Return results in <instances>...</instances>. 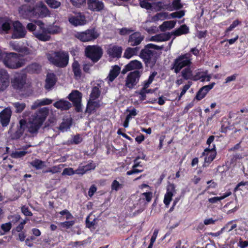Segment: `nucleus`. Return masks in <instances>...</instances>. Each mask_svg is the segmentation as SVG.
Listing matches in <instances>:
<instances>
[{
	"instance_id": "f257e3e1",
	"label": "nucleus",
	"mask_w": 248,
	"mask_h": 248,
	"mask_svg": "<svg viewBox=\"0 0 248 248\" xmlns=\"http://www.w3.org/2000/svg\"><path fill=\"white\" fill-rule=\"evenodd\" d=\"M26 28L36 39L42 42L49 41L51 34H58L62 31L60 27L54 24L45 27V23L40 20H35L33 22L28 23Z\"/></svg>"
},
{
	"instance_id": "f03ea898",
	"label": "nucleus",
	"mask_w": 248,
	"mask_h": 248,
	"mask_svg": "<svg viewBox=\"0 0 248 248\" xmlns=\"http://www.w3.org/2000/svg\"><path fill=\"white\" fill-rule=\"evenodd\" d=\"M192 55L190 53L182 54L174 60L170 69L177 74L184 67L182 71V76L184 79H191L193 78L192 71L190 68L192 64Z\"/></svg>"
},
{
	"instance_id": "7ed1b4c3",
	"label": "nucleus",
	"mask_w": 248,
	"mask_h": 248,
	"mask_svg": "<svg viewBox=\"0 0 248 248\" xmlns=\"http://www.w3.org/2000/svg\"><path fill=\"white\" fill-rule=\"evenodd\" d=\"M48 113L49 109L46 107L39 109L32 116L31 121L27 124L28 131L31 134L37 133L46 119Z\"/></svg>"
},
{
	"instance_id": "20e7f679",
	"label": "nucleus",
	"mask_w": 248,
	"mask_h": 248,
	"mask_svg": "<svg viewBox=\"0 0 248 248\" xmlns=\"http://www.w3.org/2000/svg\"><path fill=\"white\" fill-rule=\"evenodd\" d=\"M47 58L50 63L59 68H64L68 64V53L63 50L52 52L47 54Z\"/></svg>"
},
{
	"instance_id": "39448f33",
	"label": "nucleus",
	"mask_w": 248,
	"mask_h": 248,
	"mask_svg": "<svg viewBox=\"0 0 248 248\" xmlns=\"http://www.w3.org/2000/svg\"><path fill=\"white\" fill-rule=\"evenodd\" d=\"M3 62L5 66L10 69H18L24 66L26 60L24 56L15 52L5 53Z\"/></svg>"
},
{
	"instance_id": "423d86ee",
	"label": "nucleus",
	"mask_w": 248,
	"mask_h": 248,
	"mask_svg": "<svg viewBox=\"0 0 248 248\" xmlns=\"http://www.w3.org/2000/svg\"><path fill=\"white\" fill-rule=\"evenodd\" d=\"M103 53L102 48L98 46H88L85 50V54L87 58L92 61L93 63L99 61Z\"/></svg>"
},
{
	"instance_id": "0eeeda50",
	"label": "nucleus",
	"mask_w": 248,
	"mask_h": 248,
	"mask_svg": "<svg viewBox=\"0 0 248 248\" xmlns=\"http://www.w3.org/2000/svg\"><path fill=\"white\" fill-rule=\"evenodd\" d=\"M99 35V33L95 31V29H88L82 32H77L75 34L76 38L83 42L93 41Z\"/></svg>"
},
{
	"instance_id": "6e6552de",
	"label": "nucleus",
	"mask_w": 248,
	"mask_h": 248,
	"mask_svg": "<svg viewBox=\"0 0 248 248\" xmlns=\"http://www.w3.org/2000/svg\"><path fill=\"white\" fill-rule=\"evenodd\" d=\"M142 73V71L139 70H135L129 73L125 80V88L129 90L134 88L139 83Z\"/></svg>"
},
{
	"instance_id": "1a4fd4ad",
	"label": "nucleus",
	"mask_w": 248,
	"mask_h": 248,
	"mask_svg": "<svg viewBox=\"0 0 248 248\" xmlns=\"http://www.w3.org/2000/svg\"><path fill=\"white\" fill-rule=\"evenodd\" d=\"M27 75L24 73H16L11 79V83L14 89L21 91L26 83Z\"/></svg>"
},
{
	"instance_id": "9d476101",
	"label": "nucleus",
	"mask_w": 248,
	"mask_h": 248,
	"mask_svg": "<svg viewBox=\"0 0 248 248\" xmlns=\"http://www.w3.org/2000/svg\"><path fill=\"white\" fill-rule=\"evenodd\" d=\"M33 18L46 17L49 16L50 13L46 6L42 1L37 3L33 6Z\"/></svg>"
},
{
	"instance_id": "9b49d317",
	"label": "nucleus",
	"mask_w": 248,
	"mask_h": 248,
	"mask_svg": "<svg viewBox=\"0 0 248 248\" xmlns=\"http://www.w3.org/2000/svg\"><path fill=\"white\" fill-rule=\"evenodd\" d=\"M162 48V46L153 44H148L145 46L144 49L141 50L140 56L145 62H149L151 61V58L153 55V51L150 50V49L160 50Z\"/></svg>"
},
{
	"instance_id": "f8f14e48",
	"label": "nucleus",
	"mask_w": 248,
	"mask_h": 248,
	"mask_svg": "<svg viewBox=\"0 0 248 248\" xmlns=\"http://www.w3.org/2000/svg\"><path fill=\"white\" fill-rule=\"evenodd\" d=\"M13 28L12 33V38L21 39L24 38L27 33L26 28L18 20L15 21L13 23Z\"/></svg>"
},
{
	"instance_id": "ddd939ff",
	"label": "nucleus",
	"mask_w": 248,
	"mask_h": 248,
	"mask_svg": "<svg viewBox=\"0 0 248 248\" xmlns=\"http://www.w3.org/2000/svg\"><path fill=\"white\" fill-rule=\"evenodd\" d=\"M68 19L69 22L75 27L83 26L87 22L85 16L81 13H78L74 16H69Z\"/></svg>"
},
{
	"instance_id": "4468645a",
	"label": "nucleus",
	"mask_w": 248,
	"mask_h": 248,
	"mask_svg": "<svg viewBox=\"0 0 248 248\" xmlns=\"http://www.w3.org/2000/svg\"><path fill=\"white\" fill-rule=\"evenodd\" d=\"M202 156H205L204 161L206 163H211L215 158L217 155L216 147L215 144L213 147H207L205 148L202 154Z\"/></svg>"
},
{
	"instance_id": "2eb2a0df",
	"label": "nucleus",
	"mask_w": 248,
	"mask_h": 248,
	"mask_svg": "<svg viewBox=\"0 0 248 248\" xmlns=\"http://www.w3.org/2000/svg\"><path fill=\"white\" fill-rule=\"evenodd\" d=\"M144 36L139 31H136L128 37V43L131 46H137L143 40Z\"/></svg>"
},
{
	"instance_id": "dca6fc26",
	"label": "nucleus",
	"mask_w": 248,
	"mask_h": 248,
	"mask_svg": "<svg viewBox=\"0 0 248 248\" xmlns=\"http://www.w3.org/2000/svg\"><path fill=\"white\" fill-rule=\"evenodd\" d=\"M143 68L141 62L138 60H133L125 65L122 71L123 74L131 70H139Z\"/></svg>"
},
{
	"instance_id": "f3484780",
	"label": "nucleus",
	"mask_w": 248,
	"mask_h": 248,
	"mask_svg": "<svg viewBox=\"0 0 248 248\" xmlns=\"http://www.w3.org/2000/svg\"><path fill=\"white\" fill-rule=\"evenodd\" d=\"M88 7L93 12H100L105 7L104 4L100 0H87Z\"/></svg>"
},
{
	"instance_id": "a211bd4d",
	"label": "nucleus",
	"mask_w": 248,
	"mask_h": 248,
	"mask_svg": "<svg viewBox=\"0 0 248 248\" xmlns=\"http://www.w3.org/2000/svg\"><path fill=\"white\" fill-rule=\"evenodd\" d=\"M19 13L25 19H31L33 18V6L25 4L22 5L19 8Z\"/></svg>"
},
{
	"instance_id": "6ab92c4d",
	"label": "nucleus",
	"mask_w": 248,
	"mask_h": 248,
	"mask_svg": "<svg viewBox=\"0 0 248 248\" xmlns=\"http://www.w3.org/2000/svg\"><path fill=\"white\" fill-rule=\"evenodd\" d=\"M9 84V75L6 70L0 69V92L3 91Z\"/></svg>"
},
{
	"instance_id": "aec40b11",
	"label": "nucleus",
	"mask_w": 248,
	"mask_h": 248,
	"mask_svg": "<svg viewBox=\"0 0 248 248\" xmlns=\"http://www.w3.org/2000/svg\"><path fill=\"white\" fill-rule=\"evenodd\" d=\"M169 14L167 12H163L157 13L155 15V17L157 19L163 20L166 18H180L185 15V12L183 10L175 12L170 14V16H168Z\"/></svg>"
},
{
	"instance_id": "412c9836",
	"label": "nucleus",
	"mask_w": 248,
	"mask_h": 248,
	"mask_svg": "<svg viewBox=\"0 0 248 248\" xmlns=\"http://www.w3.org/2000/svg\"><path fill=\"white\" fill-rule=\"evenodd\" d=\"M215 85V83L212 82L208 85H205L201 88L196 93V99L200 101L203 99L209 91L213 88Z\"/></svg>"
},
{
	"instance_id": "4be33fe9",
	"label": "nucleus",
	"mask_w": 248,
	"mask_h": 248,
	"mask_svg": "<svg viewBox=\"0 0 248 248\" xmlns=\"http://www.w3.org/2000/svg\"><path fill=\"white\" fill-rule=\"evenodd\" d=\"M123 51L122 46L114 45L110 46L107 50L108 55L113 58H120Z\"/></svg>"
},
{
	"instance_id": "5701e85b",
	"label": "nucleus",
	"mask_w": 248,
	"mask_h": 248,
	"mask_svg": "<svg viewBox=\"0 0 248 248\" xmlns=\"http://www.w3.org/2000/svg\"><path fill=\"white\" fill-rule=\"evenodd\" d=\"M175 186L173 184H171L167 188L166 193L165 194L164 198V203L166 207H168L172 200L173 195V192L175 191Z\"/></svg>"
},
{
	"instance_id": "b1692460",
	"label": "nucleus",
	"mask_w": 248,
	"mask_h": 248,
	"mask_svg": "<svg viewBox=\"0 0 248 248\" xmlns=\"http://www.w3.org/2000/svg\"><path fill=\"white\" fill-rule=\"evenodd\" d=\"M10 29V20L7 18L0 17V34H7Z\"/></svg>"
},
{
	"instance_id": "393cba45",
	"label": "nucleus",
	"mask_w": 248,
	"mask_h": 248,
	"mask_svg": "<svg viewBox=\"0 0 248 248\" xmlns=\"http://www.w3.org/2000/svg\"><path fill=\"white\" fill-rule=\"evenodd\" d=\"M101 105L99 100L95 101V100L90 99L87 104L86 112L91 114L94 112Z\"/></svg>"
},
{
	"instance_id": "a878e982",
	"label": "nucleus",
	"mask_w": 248,
	"mask_h": 248,
	"mask_svg": "<svg viewBox=\"0 0 248 248\" xmlns=\"http://www.w3.org/2000/svg\"><path fill=\"white\" fill-rule=\"evenodd\" d=\"M11 116V112L8 110L4 109L0 113V122L3 127L9 124Z\"/></svg>"
},
{
	"instance_id": "bb28decb",
	"label": "nucleus",
	"mask_w": 248,
	"mask_h": 248,
	"mask_svg": "<svg viewBox=\"0 0 248 248\" xmlns=\"http://www.w3.org/2000/svg\"><path fill=\"white\" fill-rule=\"evenodd\" d=\"M19 124V127L13 135L14 139H19L24 134L25 129L27 128V123L24 119L20 120Z\"/></svg>"
},
{
	"instance_id": "cd10ccee",
	"label": "nucleus",
	"mask_w": 248,
	"mask_h": 248,
	"mask_svg": "<svg viewBox=\"0 0 248 248\" xmlns=\"http://www.w3.org/2000/svg\"><path fill=\"white\" fill-rule=\"evenodd\" d=\"M57 80L56 75L54 73H49L46 79L45 87L46 89H51L56 84Z\"/></svg>"
},
{
	"instance_id": "c85d7f7f",
	"label": "nucleus",
	"mask_w": 248,
	"mask_h": 248,
	"mask_svg": "<svg viewBox=\"0 0 248 248\" xmlns=\"http://www.w3.org/2000/svg\"><path fill=\"white\" fill-rule=\"evenodd\" d=\"M121 70V68L117 65H115L112 67V68L110 70L108 75L107 77L108 81L112 82L119 75Z\"/></svg>"
},
{
	"instance_id": "c756f323",
	"label": "nucleus",
	"mask_w": 248,
	"mask_h": 248,
	"mask_svg": "<svg viewBox=\"0 0 248 248\" xmlns=\"http://www.w3.org/2000/svg\"><path fill=\"white\" fill-rule=\"evenodd\" d=\"M53 105L57 108L63 110L69 109L72 106L69 102L62 99L56 102Z\"/></svg>"
},
{
	"instance_id": "7c9ffc66",
	"label": "nucleus",
	"mask_w": 248,
	"mask_h": 248,
	"mask_svg": "<svg viewBox=\"0 0 248 248\" xmlns=\"http://www.w3.org/2000/svg\"><path fill=\"white\" fill-rule=\"evenodd\" d=\"M201 79V81H204L206 80L207 81H209L211 79V77L207 75V71L205 72H198L196 74L193 76L192 80L193 81H197Z\"/></svg>"
},
{
	"instance_id": "2f4dec72",
	"label": "nucleus",
	"mask_w": 248,
	"mask_h": 248,
	"mask_svg": "<svg viewBox=\"0 0 248 248\" xmlns=\"http://www.w3.org/2000/svg\"><path fill=\"white\" fill-rule=\"evenodd\" d=\"M72 71L75 78H79L81 77L82 71L80 65L78 61L75 60L72 64Z\"/></svg>"
},
{
	"instance_id": "473e14b6",
	"label": "nucleus",
	"mask_w": 248,
	"mask_h": 248,
	"mask_svg": "<svg viewBox=\"0 0 248 248\" xmlns=\"http://www.w3.org/2000/svg\"><path fill=\"white\" fill-rule=\"evenodd\" d=\"M68 98L73 104L81 101L82 93L78 90H73L69 94Z\"/></svg>"
},
{
	"instance_id": "72a5a7b5",
	"label": "nucleus",
	"mask_w": 248,
	"mask_h": 248,
	"mask_svg": "<svg viewBox=\"0 0 248 248\" xmlns=\"http://www.w3.org/2000/svg\"><path fill=\"white\" fill-rule=\"evenodd\" d=\"M189 32L188 27L186 24L181 25L179 28L172 31V34L175 36H179L183 34H186Z\"/></svg>"
},
{
	"instance_id": "f704fd0d",
	"label": "nucleus",
	"mask_w": 248,
	"mask_h": 248,
	"mask_svg": "<svg viewBox=\"0 0 248 248\" xmlns=\"http://www.w3.org/2000/svg\"><path fill=\"white\" fill-rule=\"evenodd\" d=\"M176 24L175 21H164L161 25L159 26V29L161 31H165L167 30H170L173 28Z\"/></svg>"
},
{
	"instance_id": "c9c22d12",
	"label": "nucleus",
	"mask_w": 248,
	"mask_h": 248,
	"mask_svg": "<svg viewBox=\"0 0 248 248\" xmlns=\"http://www.w3.org/2000/svg\"><path fill=\"white\" fill-rule=\"evenodd\" d=\"M31 145H26L23 147L24 151H16L12 154V156L15 158H18L25 156L27 153H30L31 152H27L25 150L30 147Z\"/></svg>"
},
{
	"instance_id": "e433bc0d",
	"label": "nucleus",
	"mask_w": 248,
	"mask_h": 248,
	"mask_svg": "<svg viewBox=\"0 0 248 248\" xmlns=\"http://www.w3.org/2000/svg\"><path fill=\"white\" fill-rule=\"evenodd\" d=\"M232 194L231 192H225L223 196L220 197H214L208 199V201L210 203H215L219 201H220L224 199L225 198L229 197Z\"/></svg>"
},
{
	"instance_id": "4c0bfd02",
	"label": "nucleus",
	"mask_w": 248,
	"mask_h": 248,
	"mask_svg": "<svg viewBox=\"0 0 248 248\" xmlns=\"http://www.w3.org/2000/svg\"><path fill=\"white\" fill-rule=\"evenodd\" d=\"M241 24V22L239 21L238 19H236L233 21L232 24L230 25V26L227 28L224 31V36H228L229 34L230 31L233 30L235 28H236L239 25Z\"/></svg>"
},
{
	"instance_id": "58836bf2",
	"label": "nucleus",
	"mask_w": 248,
	"mask_h": 248,
	"mask_svg": "<svg viewBox=\"0 0 248 248\" xmlns=\"http://www.w3.org/2000/svg\"><path fill=\"white\" fill-rule=\"evenodd\" d=\"M13 48L14 50L20 53H23L26 54H28L29 52V48L26 46H19L18 44H13L12 45Z\"/></svg>"
},
{
	"instance_id": "ea45409f",
	"label": "nucleus",
	"mask_w": 248,
	"mask_h": 248,
	"mask_svg": "<svg viewBox=\"0 0 248 248\" xmlns=\"http://www.w3.org/2000/svg\"><path fill=\"white\" fill-rule=\"evenodd\" d=\"M100 94L101 91L98 87L96 86L93 87L90 94V99L96 100L99 98Z\"/></svg>"
},
{
	"instance_id": "a19ab883",
	"label": "nucleus",
	"mask_w": 248,
	"mask_h": 248,
	"mask_svg": "<svg viewBox=\"0 0 248 248\" xmlns=\"http://www.w3.org/2000/svg\"><path fill=\"white\" fill-rule=\"evenodd\" d=\"M75 223V220L65 221L58 223L59 227L65 229H69L72 227Z\"/></svg>"
},
{
	"instance_id": "79ce46f5",
	"label": "nucleus",
	"mask_w": 248,
	"mask_h": 248,
	"mask_svg": "<svg viewBox=\"0 0 248 248\" xmlns=\"http://www.w3.org/2000/svg\"><path fill=\"white\" fill-rule=\"evenodd\" d=\"M21 218L20 216L18 214H14L13 215H10L8 217V219L10 220L9 222H11V224H16L17 223Z\"/></svg>"
},
{
	"instance_id": "37998d69",
	"label": "nucleus",
	"mask_w": 248,
	"mask_h": 248,
	"mask_svg": "<svg viewBox=\"0 0 248 248\" xmlns=\"http://www.w3.org/2000/svg\"><path fill=\"white\" fill-rule=\"evenodd\" d=\"M31 165L37 170L41 169L44 166V163L41 160L35 159L31 162Z\"/></svg>"
},
{
	"instance_id": "c03bdc74",
	"label": "nucleus",
	"mask_w": 248,
	"mask_h": 248,
	"mask_svg": "<svg viewBox=\"0 0 248 248\" xmlns=\"http://www.w3.org/2000/svg\"><path fill=\"white\" fill-rule=\"evenodd\" d=\"M14 107L16 108V112L20 113L25 108L26 104L24 103L15 102L13 103Z\"/></svg>"
},
{
	"instance_id": "a18cd8bd",
	"label": "nucleus",
	"mask_w": 248,
	"mask_h": 248,
	"mask_svg": "<svg viewBox=\"0 0 248 248\" xmlns=\"http://www.w3.org/2000/svg\"><path fill=\"white\" fill-rule=\"evenodd\" d=\"M46 3L51 8L56 9L61 6V2L56 0H46Z\"/></svg>"
},
{
	"instance_id": "49530a36",
	"label": "nucleus",
	"mask_w": 248,
	"mask_h": 248,
	"mask_svg": "<svg viewBox=\"0 0 248 248\" xmlns=\"http://www.w3.org/2000/svg\"><path fill=\"white\" fill-rule=\"evenodd\" d=\"M87 0H70L73 6L77 7H81L82 6L85 5Z\"/></svg>"
},
{
	"instance_id": "de8ad7c7",
	"label": "nucleus",
	"mask_w": 248,
	"mask_h": 248,
	"mask_svg": "<svg viewBox=\"0 0 248 248\" xmlns=\"http://www.w3.org/2000/svg\"><path fill=\"white\" fill-rule=\"evenodd\" d=\"M71 123L68 122H62L59 127L60 131L64 132L67 131L70 128Z\"/></svg>"
},
{
	"instance_id": "09e8293b",
	"label": "nucleus",
	"mask_w": 248,
	"mask_h": 248,
	"mask_svg": "<svg viewBox=\"0 0 248 248\" xmlns=\"http://www.w3.org/2000/svg\"><path fill=\"white\" fill-rule=\"evenodd\" d=\"M123 187V185L120 184V183L116 180H114L111 185V189L112 190H115L117 191L119 189Z\"/></svg>"
},
{
	"instance_id": "8fccbe9b",
	"label": "nucleus",
	"mask_w": 248,
	"mask_h": 248,
	"mask_svg": "<svg viewBox=\"0 0 248 248\" xmlns=\"http://www.w3.org/2000/svg\"><path fill=\"white\" fill-rule=\"evenodd\" d=\"M39 70V65L36 63H32L27 67V70L30 73H36Z\"/></svg>"
},
{
	"instance_id": "3c124183",
	"label": "nucleus",
	"mask_w": 248,
	"mask_h": 248,
	"mask_svg": "<svg viewBox=\"0 0 248 248\" xmlns=\"http://www.w3.org/2000/svg\"><path fill=\"white\" fill-rule=\"evenodd\" d=\"M21 211L25 216L31 217L32 216V212L30 211L29 208L26 205H22L21 207Z\"/></svg>"
},
{
	"instance_id": "603ef678",
	"label": "nucleus",
	"mask_w": 248,
	"mask_h": 248,
	"mask_svg": "<svg viewBox=\"0 0 248 248\" xmlns=\"http://www.w3.org/2000/svg\"><path fill=\"white\" fill-rule=\"evenodd\" d=\"M131 49V47H127L124 51V57L126 59H130L134 55L132 50Z\"/></svg>"
},
{
	"instance_id": "864d4df0",
	"label": "nucleus",
	"mask_w": 248,
	"mask_h": 248,
	"mask_svg": "<svg viewBox=\"0 0 248 248\" xmlns=\"http://www.w3.org/2000/svg\"><path fill=\"white\" fill-rule=\"evenodd\" d=\"M83 166L86 172L91 170H94L96 167L95 164L93 163V160H91V162L90 163H89L86 165Z\"/></svg>"
},
{
	"instance_id": "5fc2aeb1",
	"label": "nucleus",
	"mask_w": 248,
	"mask_h": 248,
	"mask_svg": "<svg viewBox=\"0 0 248 248\" xmlns=\"http://www.w3.org/2000/svg\"><path fill=\"white\" fill-rule=\"evenodd\" d=\"M74 174H75V170H74L72 168H65L62 172V175H67L71 176L74 175Z\"/></svg>"
},
{
	"instance_id": "6e6d98bb",
	"label": "nucleus",
	"mask_w": 248,
	"mask_h": 248,
	"mask_svg": "<svg viewBox=\"0 0 248 248\" xmlns=\"http://www.w3.org/2000/svg\"><path fill=\"white\" fill-rule=\"evenodd\" d=\"M147 0H140V4L142 8L149 10L151 9L152 5Z\"/></svg>"
},
{
	"instance_id": "4d7b16f0",
	"label": "nucleus",
	"mask_w": 248,
	"mask_h": 248,
	"mask_svg": "<svg viewBox=\"0 0 248 248\" xmlns=\"http://www.w3.org/2000/svg\"><path fill=\"white\" fill-rule=\"evenodd\" d=\"M82 141V138L79 134L75 135L73 138L71 143L75 144H78Z\"/></svg>"
},
{
	"instance_id": "13d9d810",
	"label": "nucleus",
	"mask_w": 248,
	"mask_h": 248,
	"mask_svg": "<svg viewBox=\"0 0 248 248\" xmlns=\"http://www.w3.org/2000/svg\"><path fill=\"white\" fill-rule=\"evenodd\" d=\"M52 102V100L48 98H45L40 101L39 103H38L36 105V107H39L44 105H48L51 104Z\"/></svg>"
},
{
	"instance_id": "bf43d9fd",
	"label": "nucleus",
	"mask_w": 248,
	"mask_h": 248,
	"mask_svg": "<svg viewBox=\"0 0 248 248\" xmlns=\"http://www.w3.org/2000/svg\"><path fill=\"white\" fill-rule=\"evenodd\" d=\"M133 31L134 30L131 29L123 28L120 30L119 34L121 35H125L127 34H129Z\"/></svg>"
},
{
	"instance_id": "052dcab7",
	"label": "nucleus",
	"mask_w": 248,
	"mask_h": 248,
	"mask_svg": "<svg viewBox=\"0 0 248 248\" xmlns=\"http://www.w3.org/2000/svg\"><path fill=\"white\" fill-rule=\"evenodd\" d=\"M141 195L145 197V200L147 202H150L153 198V193L150 191L143 193Z\"/></svg>"
},
{
	"instance_id": "680f3d73",
	"label": "nucleus",
	"mask_w": 248,
	"mask_h": 248,
	"mask_svg": "<svg viewBox=\"0 0 248 248\" xmlns=\"http://www.w3.org/2000/svg\"><path fill=\"white\" fill-rule=\"evenodd\" d=\"M143 171V169L140 170L135 168L132 167V169L126 172L127 175H131L136 173L142 172Z\"/></svg>"
},
{
	"instance_id": "e2e57ef3",
	"label": "nucleus",
	"mask_w": 248,
	"mask_h": 248,
	"mask_svg": "<svg viewBox=\"0 0 248 248\" xmlns=\"http://www.w3.org/2000/svg\"><path fill=\"white\" fill-rule=\"evenodd\" d=\"M12 224L11 222H7L4 224H2L1 225V229L5 232H9L12 228Z\"/></svg>"
},
{
	"instance_id": "0e129e2a",
	"label": "nucleus",
	"mask_w": 248,
	"mask_h": 248,
	"mask_svg": "<svg viewBox=\"0 0 248 248\" xmlns=\"http://www.w3.org/2000/svg\"><path fill=\"white\" fill-rule=\"evenodd\" d=\"M93 63L92 62H88L87 63H84L83 65V69L84 72H85L86 73H90V69L93 66Z\"/></svg>"
},
{
	"instance_id": "69168bd1",
	"label": "nucleus",
	"mask_w": 248,
	"mask_h": 248,
	"mask_svg": "<svg viewBox=\"0 0 248 248\" xmlns=\"http://www.w3.org/2000/svg\"><path fill=\"white\" fill-rule=\"evenodd\" d=\"M233 221H231L229 222H228L226 225L221 229V230H224V229H228V232H230L232 231L233 229H235L236 227V224H232Z\"/></svg>"
},
{
	"instance_id": "338daca9",
	"label": "nucleus",
	"mask_w": 248,
	"mask_h": 248,
	"mask_svg": "<svg viewBox=\"0 0 248 248\" xmlns=\"http://www.w3.org/2000/svg\"><path fill=\"white\" fill-rule=\"evenodd\" d=\"M160 34H161L162 42L167 41L169 40L171 38V36L172 35H173L172 34V32L171 33L168 32L163 33H160Z\"/></svg>"
},
{
	"instance_id": "774afa93",
	"label": "nucleus",
	"mask_w": 248,
	"mask_h": 248,
	"mask_svg": "<svg viewBox=\"0 0 248 248\" xmlns=\"http://www.w3.org/2000/svg\"><path fill=\"white\" fill-rule=\"evenodd\" d=\"M90 216H88L86 218V226L88 228H91L94 226L95 224V218L92 221L89 220Z\"/></svg>"
}]
</instances>
